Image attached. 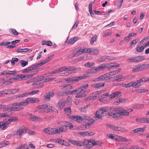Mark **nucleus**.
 <instances>
[{"label":"nucleus","mask_w":149,"mask_h":149,"mask_svg":"<svg viewBox=\"0 0 149 149\" xmlns=\"http://www.w3.org/2000/svg\"><path fill=\"white\" fill-rule=\"evenodd\" d=\"M28 94V92H26L23 94H20L17 96V97L22 98L29 95Z\"/></svg>","instance_id":"nucleus-45"},{"label":"nucleus","mask_w":149,"mask_h":149,"mask_svg":"<svg viewBox=\"0 0 149 149\" xmlns=\"http://www.w3.org/2000/svg\"><path fill=\"white\" fill-rule=\"evenodd\" d=\"M111 68H117L119 67V64L116 63H111Z\"/></svg>","instance_id":"nucleus-54"},{"label":"nucleus","mask_w":149,"mask_h":149,"mask_svg":"<svg viewBox=\"0 0 149 149\" xmlns=\"http://www.w3.org/2000/svg\"><path fill=\"white\" fill-rule=\"evenodd\" d=\"M121 93L119 91H117L112 93L110 95V98L112 99L114 98L119 97V95Z\"/></svg>","instance_id":"nucleus-24"},{"label":"nucleus","mask_w":149,"mask_h":149,"mask_svg":"<svg viewBox=\"0 0 149 149\" xmlns=\"http://www.w3.org/2000/svg\"><path fill=\"white\" fill-rule=\"evenodd\" d=\"M108 136L113 140H116L118 139L116 138V136L114 134H107Z\"/></svg>","instance_id":"nucleus-38"},{"label":"nucleus","mask_w":149,"mask_h":149,"mask_svg":"<svg viewBox=\"0 0 149 149\" xmlns=\"http://www.w3.org/2000/svg\"><path fill=\"white\" fill-rule=\"evenodd\" d=\"M53 55H51L48 56L45 60L43 61L44 63L45 64L47 63L49 61H50L52 58Z\"/></svg>","instance_id":"nucleus-51"},{"label":"nucleus","mask_w":149,"mask_h":149,"mask_svg":"<svg viewBox=\"0 0 149 149\" xmlns=\"http://www.w3.org/2000/svg\"><path fill=\"white\" fill-rule=\"evenodd\" d=\"M102 93V91H97L93 93L94 95L90 96L88 97V99L89 100H94L97 97L99 96L100 93Z\"/></svg>","instance_id":"nucleus-18"},{"label":"nucleus","mask_w":149,"mask_h":149,"mask_svg":"<svg viewBox=\"0 0 149 149\" xmlns=\"http://www.w3.org/2000/svg\"><path fill=\"white\" fill-rule=\"evenodd\" d=\"M96 72L95 67L92 68L88 70V72L89 74H93Z\"/></svg>","instance_id":"nucleus-55"},{"label":"nucleus","mask_w":149,"mask_h":149,"mask_svg":"<svg viewBox=\"0 0 149 149\" xmlns=\"http://www.w3.org/2000/svg\"><path fill=\"white\" fill-rule=\"evenodd\" d=\"M19 91V89L18 88L13 89L10 90V94L15 93Z\"/></svg>","instance_id":"nucleus-52"},{"label":"nucleus","mask_w":149,"mask_h":149,"mask_svg":"<svg viewBox=\"0 0 149 149\" xmlns=\"http://www.w3.org/2000/svg\"><path fill=\"white\" fill-rule=\"evenodd\" d=\"M117 131H119L122 132H125L127 131V130L123 127H117Z\"/></svg>","instance_id":"nucleus-56"},{"label":"nucleus","mask_w":149,"mask_h":149,"mask_svg":"<svg viewBox=\"0 0 149 149\" xmlns=\"http://www.w3.org/2000/svg\"><path fill=\"white\" fill-rule=\"evenodd\" d=\"M45 64V63H44L43 61H42L39 63L36 64V65H32L35 66V69H36V68L40 67Z\"/></svg>","instance_id":"nucleus-48"},{"label":"nucleus","mask_w":149,"mask_h":149,"mask_svg":"<svg viewBox=\"0 0 149 149\" xmlns=\"http://www.w3.org/2000/svg\"><path fill=\"white\" fill-rule=\"evenodd\" d=\"M65 101L63 99L60 100L57 104V106L60 109H61L65 106Z\"/></svg>","instance_id":"nucleus-21"},{"label":"nucleus","mask_w":149,"mask_h":149,"mask_svg":"<svg viewBox=\"0 0 149 149\" xmlns=\"http://www.w3.org/2000/svg\"><path fill=\"white\" fill-rule=\"evenodd\" d=\"M91 86L95 88H100L102 87V83H95L92 84Z\"/></svg>","instance_id":"nucleus-28"},{"label":"nucleus","mask_w":149,"mask_h":149,"mask_svg":"<svg viewBox=\"0 0 149 149\" xmlns=\"http://www.w3.org/2000/svg\"><path fill=\"white\" fill-rule=\"evenodd\" d=\"M128 84V88H130L131 87H133L135 88H138L140 86H139L137 85V84L136 83V82L133 81H131Z\"/></svg>","instance_id":"nucleus-27"},{"label":"nucleus","mask_w":149,"mask_h":149,"mask_svg":"<svg viewBox=\"0 0 149 149\" xmlns=\"http://www.w3.org/2000/svg\"><path fill=\"white\" fill-rule=\"evenodd\" d=\"M9 31L10 33L14 35L17 36L19 34V33L14 29H10L9 30Z\"/></svg>","instance_id":"nucleus-35"},{"label":"nucleus","mask_w":149,"mask_h":149,"mask_svg":"<svg viewBox=\"0 0 149 149\" xmlns=\"http://www.w3.org/2000/svg\"><path fill=\"white\" fill-rule=\"evenodd\" d=\"M102 109H100L98 111H97L96 112L95 117H94L93 118H95L97 119H101L102 118Z\"/></svg>","instance_id":"nucleus-19"},{"label":"nucleus","mask_w":149,"mask_h":149,"mask_svg":"<svg viewBox=\"0 0 149 149\" xmlns=\"http://www.w3.org/2000/svg\"><path fill=\"white\" fill-rule=\"evenodd\" d=\"M144 70L143 64L138 65L136 67L133 69L132 70L133 72H135Z\"/></svg>","instance_id":"nucleus-15"},{"label":"nucleus","mask_w":149,"mask_h":149,"mask_svg":"<svg viewBox=\"0 0 149 149\" xmlns=\"http://www.w3.org/2000/svg\"><path fill=\"white\" fill-rule=\"evenodd\" d=\"M70 67H66L65 66H63L61 68H58L59 70L60 71V72H62L63 71H66V70H68L69 69Z\"/></svg>","instance_id":"nucleus-40"},{"label":"nucleus","mask_w":149,"mask_h":149,"mask_svg":"<svg viewBox=\"0 0 149 149\" xmlns=\"http://www.w3.org/2000/svg\"><path fill=\"white\" fill-rule=\"evenodd\" d=\"M27 105L29 103L37 102L38 100L37 98L35 97H29L26 98L25 100Z\"/></svg>","instance_id":"nucleus-17"},{"label":"nucleus","mask_w":149,"mask_h":149,"mask_svg":"<svg viewBox=\"0 0 149 149\" xmlns=\"http://www.w3.org/2000/svg\"><path fill=\"white\" fill-rule=\"evenodd\" d=\"M21 65L22 67H24L28 64V62L24 60H22L20 61Z\"/></svg>","instance_id":"nucleus-47"},{"label":"nucleus","mask_w":149,"mask_h":149,"mask_svg":"<svg viewBox=\"0 0 149 149\" xmlns=\"http://www.w3.org/2000/svg\"><path fill=\"white\" fill-rule=\"evenodd\" d=\"M78 39V37L76 36L70 39L69 40L67 39L65 42L68 45H71L75 42Z\"/></svg>","instance_id":"nucleus-12"},{"label":"nucleus","mask_w":149,"mask_h":149,"mask_svg":"<svg viewBox=\"0 0 149 149\" xmlns=\"http://www.w3.org/2000/svg\"><path fill=\"white\" fill-rule=\"evenodd\" d=\"M55 79V77H49L45 79H44V82L51 81Z\"/></svg>","instance_id":"nucleus-53"},{"label":"nucleus","mask_w":149,"mask_h":149,"mask_svg":"<svg viewBox=\"0 0 149 149\" xmlns=\"http://www.w3.org/2000/svg\"><path fill=\"white\" fill-rule=\"evenodd\" d=\"M134 107L135 109H139L143 108V105L141 104H137L135 105Z\"/></svg>","instance_id":"nucleus-44"},{"label":"nucleus","mask_w":149,"mask_h":149,"mask_svg":"<svg viewBox=\"0 0 149 149\" xmlns=\"http://www.w3.org/2000/svg\"><path fill=\"white\" fill-rule=\"evenodd\" d=\"M0 92H1L2 93V95L3 94H10V90H5L4 91H1Z\"/></svg>","instance_id":"nucleus-59"},{"label":"nucleus","mask_w":149,"mask_h":149,"mask_svg":"<svg viewBox=\"0 0 149 149\" xmlns=\"http://www.w3.org/2000/svg\"><path fill=\"white\" fill-rule=\"evenodd\" d=\"M3 105L4 106V107H3V111H13V107H12L11 106H6L5 104H3Z\"/></svg>","instance_id":"nucleus-29"},{"label":"nucleus","mask_w":149,"mask_h":149,"mask_svg":"<svg viewBox=\"0 0 149 149\" xmlns=\"http://www.w3.org/2000/svg\"><path fill=\"white\" fill-rule=\"evenodd\" d=\"M76 143V146H84V141L83 142H81L77 141Z\"/></svg>","instance_id":"nucleus-62"},{"label":"nucleus","mask_w":149,"mask_h":149,"mask_svg":"<svg viewBox=\"0 0 149 149\" xmlns=\"http://www.w3.org/2000/svg\"><path fill=\"white\" fill-rule=\"evenodd\" d=\"M9 143V141H3L1 142L0 143V148L5 146L8 145Z\"/></svg>","instance_id":"nucleus-31"},{"label":"nucleus","mask_w":149,"mask_h":149,"mask_svg":"<svg viewBox=\"0 0 149 149\" xmlns=\"http://www.w3.org/2000/svg\"><path fill=\"white\" fill-rule=\"evenodd\" d=\"M145 130V128L139 127L132 131L130 133L131 134H133L134 133H137L139 132H143Z\"/></svg>","instance_id":"nucleus-25"},{"label":"nucleus","mask_w":149,"mask_h":149,"mask_svg":"<svg viewBox=\"0 0 149 149\" xmlns=\"http://www.w3.org/2000/svg\"><path fill=\"white\" fill-rule=\"evenodd\" d=\"M117 113H114L113 112H108V111H107L105 109H103V115H105L108 116H111L113 118H117L118 117V116L117 115Z\"/></svg>","instance_id":"nucleus-8"},{"label":"nucleus","mask_w":149,"mask_h":149,"mask_svg":"<svg viewBox=\"0 0 149 149\" xmlns=\"http://www.w3.org/2000/svg\"><path fill=\"white\" fill-rule=\"evenodd\" d=\"M60 72L58 68L54 70V71L49 73V74L50 76H51L52 75V74H55L56 73H58Z\"/></svg>","instance_id":"nucleus-58"},{"label":"nucleus","mask_w":149,"mask_h":149,"mask_svg":"<svg viewBox=\"0 0 149 149\" xmlns=\"http://www.w3.org/2000/svg\"><path fill=\"white\" fill-rule=\"evenodd\" d=\"M47 109H49L51 110L54 111V107L51 104H47Z\"/></svg>","instance_id":"nucleus-63"},{"label":"nucleus","mask_w":149,"mask_h":149,"mask_svg":"<svg viewBox=\"0 0 149 149\" xmlns=\"http://www.w3.org/2000/svg\"><path fill=\"white\" fill-rule=\"evenodd\" d=\"M87 76H86L85 74H84L82 76H80L79 77L76 76L71 77L70 81H71V82H77L80 80L86 78Z\"/></svg>","instance_id":"nucleus-7"},{"label":"nucleus","mask_w":149,"mask_h":149,"mask_svg":"<svg viewBox=\"0 0 149 149\" xmlns=\"http://www.w3.org/2000/svg\"><path fill=\"white\" fill-rule=\"evenodd\" d=\"M43 131L45 133L49 134H56L55 128H54L48 127L44 129Z\"/></svg>","instance_id":"nucleus-9"},{"label":"nucleus","mask_w":149,"mask_h":149,"mask_svg":"<svg viewBox=\"0 0 149 149\" xmlns=\"http://www.w3.org/2000/svg\"><path fill=\"white\" fill-rule=\"evenodd\" d=\"M114 111L118 113V115L128 116L129 115V113L133 111V109H126L120 107L116 108L114 109Z\"/></svg>","instance_id":"nucleus-1"},{"label":"nucleus","mask_w":149,"mask_h":149,"mask_svg":"<svg viewBox=\"0 0 149 149\" xmlns=\"http://www.w3.org/2000/svg\"><path fill=\"white\" fill-rule=\"evenodd\" d=\"M64 112L67 115H70L71 114V110L70 107L66 108L64 109Z\"/></svg>","instance_id":"nucleus-32"},{"label":"nucleus","mask_w":149,"mask_h":149,"mask_svg":"<svg viewBox=\"0 0 149 149\" xmlns=\"http://www.w3.org/2000/svg\"><path fill=\"white\" fill-rule=\"evenodd\" d=\"M8 127L7 125L5 124L3 122H0V127L3 130H4L7 128Z\"/></svg>","instance_id":"nucleus-39"},{"label":"nucleus","mask_w":149,"mask_h":149,"mask_svg":"<svg viewBox=\"0 0 149 149\" xmlns=\"http://www.w3.org/2000/svg\"><path fill=\"white\" fill-rule=\"evenodd\" d=\"M114 75H115V74L114 73V72H113V71H112L111 72H109V73L108 74H106L103 75V81L104 80H107V79H106V77H109V76L108 75H109V76H113Z\"/></svg>","instance_id":"nucleus-33"},{"label":"nucleus","mask_w":149,"mask_h":149,"mask_svg":"<svg viewBox=\"0 0 149 149\" xmlns=\"http://www.w3.org/2000/svg\"><path fill=\"white\" fill-rule=\"evenodd\" d=\"M123 2V0H120V1H117L118 6L117 7L118 8L120 9V8L122 5Z\"/></svg>","instance_id":"nucleus-57"},{"label":"nucleus","mask_w":149,"mask_h":149,"mask_svg":"<svg viewBox=\"0 0 149 149\" xmlns=\"http://www.w3.org/2000/svg\"><path fill=\"white\" fill-rule=\"evenodd\" d=\"M107 126L110 128L112 130L117 131V127L115 126L111 125L110 124H107L106 125Z\"/></svg>","instance_id":"nucleus-37"},{"label":"nucleus","mask_w":149,"mask_h":149,"mask_svg":"<svg viewBox=\"0 0 149 149\" xmlns=\"http://www.w3.org/2000/svg\"><path fill=\"white\" fill-rule=\"evenodd\" d=\"M86 53H88L91 55H97L99 54V51L98 50L95 49L86 48Z\"/></svg>","instance_id":"nucleus-10"},{"label":"nucleus","mask_w":149,"mask_h":149,"mask_svg":"<svg viewBox=\"0 0 149 149\" xmlns=\"http://www.w3.org/2000/svg\"><path fill=\"white\" fill-rule=\"evenodd\" d=\"M3 123L7 125V127H8L9 124L11 122V120L10 119V118L9 117L8 118L6 119L5 120H3Z\"/></svg>","instance_id":"nucleus-36"},{"label":"nucleus","mask_w":149,"mask_h":149,"mask_svg":"<svg viewBox=\"0 0 149 149\" xmlns=\"http://www.w3.org/2000/svg\"><path fill=\"white\" fill-rule=\"evenodd\" d=\"M54 141L56 143H58L62 145L64 143V140L61 139H57L54 140Z\"/></svg>","instance_id":"nucleus-50"},{"label":"nucleus","mask_w":149,"mask_h":149,"mask_svg":"<svg viewBox=\"0 0 149 149\" xmlns=\"http://www.w3.org/2000/svg\"><path fill=\"white\" fill-rule=\"evenodd\" d=\"M74 52H76L72 56V57L78 56L83 53H86V48L82 49L81 47H79L73 50Z\"/></svg>","instance_id":"nucleus-5"},{"label":"nucleus","mask_w":149,"mask_h":149,"mask_svg":"<svg viewBox=\"0 0 149 149\" xmlns=\"http://www.w3.org/2000/svg\"><path fill=\"white\" fill-rule=\"evenodd\" d=\"M67 126L65 125H62L60 127H58L55 128L56 134H59L65 132L67 130Z\"/></svg>","instance_id":"nucleus-6"},{"label":"nucleus","mask_w":149,"mask_h":149,"mask_svg":"<svg viewBox=\"0 0 149 149\" xmlns=\"http://www.w3.org/2000/svg\"><path fill=\"white\" fill-rule=\"evenodd\" d=\"M145 59V57L143 56H135L130 58L127 59V61L130 63L139 62Z\"/></svg>","instance_id":"nucleus-4"},{"label":"nucleus","mask_w":149,"mask_h":149,"mask_svg":"<svg viewBox=\"0 0 149 149\" xmlns=\"http://www.w3.org/2000/svg\"><path fill=\"white\" fill-rule=\"evenodd\" d=\"M84 145H85L87 148H92L94 146L97 145L98 144V142L97 141L90 139H85L84 141Z\"/></svg>","instance_id":"nucleus-3"},{"label":"nucleus","mask_w":149,"mask_h":149,"mask_svg":"<svg viewBox=\"0 0 149 149\" xmlns=\"http://www.w3.org/2000/svg\"><path fill=\"white\" fill-rule=\"evenodd\" d=\"M35 66L32 65L30 67H29L27 68L24 69L22 71V72L23 73H29L32 70L35 69Z\"/></svg>","instance_id":"nucleus-22"},{"label":"nucleus","mask_w":149,"mask_h":149,"mask_svg":"<svg viewBox=\"0 0 149 149\" xmlns=\"http://www.w3.org/2000/svg\"><path fill=\"white\" fill-rule=\"evenodd\" d=\"M111 63L103 64V68H111Z\"/></svg>","instance_id":"nucleus-64"},{"label":"nucleus","mask_w":149,"mask_h":149,"mask_svg":"<svg viewBox=\"0 0 149 149\" xmlns=\"http://www.w3.org/2000/svg\"><path fill=\"white\" fill-rule=\"evenodd\" d=\"M54 95V93L52 91L46 93L44 96L45 99L47 101L50 100V98L52 97Z\"/></svg>","instance_id":"nucleus-14"},{"label":"nucleus","mask_w":149,"mask_h":149,"mask_svg":"<svg viewBox=\"0 0 149 149\" xmlns=\"http://www.w3.org/2000/svg\"><path fill=\"white\" fill-rule=\"evenodd\" d=\"M31 119L33 121H39L41 120L40 118L39 117H37L36 116H34L32 117L31 118Z\"/></svg>","instance_id":"nucleus-49"},{"label":"nucleus","mask_w":149,"mask_h":149,"mask_svg":"<svg viewBox=\"0 0 149 149\" xmlns=\"http://www.w3.org/2000/svg\"><path fill=\"white\" fill-rule=\"evenodd\" d=\"M47 104H44L42 105L38 106V108L40 109V111H42L43 112H48V111L47 109Z\"/></svg>","instance_id":"nucleus-20"},{"label":"nucleus","mask_w":149,"mask_h":149,"mask_svg":"<svg viewBox=\"0 0 149 149\" xmlns=\"http://www.w3.org/2000/svg\"><path fill=\"white\" fill-rule=\"evenodd\" d=\"M118 141H119L121 142H127L128 140L126 138L122 137V136H119L118 138Z\"/></svg>","instance_id":"nucleus-43"},{"label":"nucleus","mask_w":149,"mask_h":149,"mask_svg":"<svg viewBox=\"0 0 149 149\" xmlns=\"http://www.w3.org/2000/svg\"><path fill=\"white\" fill-rule=\"evenodd\" d=\"M97 39V36H94L91 39L90 43L91 45H93L94 42H95Z\"/></svg>","instance_id":"nucleus-46"},{"label":"nucleus","mask_w":149,"mask_h":149,"mask_svg":"<svg viewBox=\"0 0 149 149\" xmlns=\"http://www.w3.org/2000/svg\"><path fill=\"white\" fill-rule=\"evenodd\" d=\"M97 120V119H96L95 118H93L91 119H90L89 122L86 123V125H84V126L86 128H87V127L92 125Z\"/></svg>","instance_id":"nucleus-23"},{"label":"nucleus","mask_w":149,"mask_h":149,"mask_svg":"<svg viewBox=\"0 0 149 149\" xmlns=\"http://www.w3.org/2000/svg\"><path fill=\"white\" fill-rule=\"evenodd\" d=\"M19 103V107H22V106H26L27 105V103L26 102V101L24 102H21Z\"/></svg>","instance_id":"nucleus-61"},{"label":"nucleus","mask_w":149,"mask_h":149,"mask_svg":"<svg viewBox=\"0 0 149 149\" xmlns=\"http://www.w3.org/2000/svg\"><path fill=\"white\" fill-rule=\"evenodd\" d=\"M114 80L117 81H120L122 80L123 78V75H119L115 77Z\"/></svg>","instance_id":"nucleus-42"},{"label":"nucleus","mask_w":149,"mask_h":149,"mask_svg":"<svg viewBox=\"0 0 149 149\" xmlns=\"http://www.w3.org/2000/svg\"><path fill=\"white\" fill-rule=\"evenodd\" d=\"M144 48V47L143 46L139 47V45H137L136 47V50L137 52H141L143 51Z\"/></svg>","instance_id":"nucleus-34"},{"label":"nucleus","mask_w":149,"mask_h":149,"mask_svg":"<svg viewBox=\"0 0 149 149\" xmlns=\"http://www.w3.org/2000/svg\"><path fill=\"white\" fill-rule=\"evenodd\" d=\"M88 87V84H85L82 85L79 88V90L81 89V91H83L84 90L86 89Z\"/></svg>","instance_id":"nucleus-41"},{"label":"nucleus","mask_w":149,"mask_h":149,"mask_svg":"<svg viewBox=\"0 0 149 149\" xmlns=\"http://www.w3.org/2000/svg\"><path fill=\"white\" fill-rule=\"evenodd\" d=\"M25 130V128L19 129L14 132L13 135L16 136L17 137V136L20 137Z\"/></svg>","instance_id":"nucleus-13"},{"label":"nucleus","mask_w":149,"mask_h":149,"mask_svg":"<svg viewBox=\"0 0 149 149\" xmlns=\"http://www.w3.org/2000/svg\"><path fill=\"white\" fill-rule=\"evenodd\" d=\"M37 85H39L38 86L39 88L42 87L43 86V83H44V79H42L36 81Z\"/></svg>","instance_id":"nucleus-30"},{"label":"nucleus","mask_w":149,"mask_h":149,"mask_svg":"<svg viewBox=\"0 0 149 149\" xmlns=\"http://www.w3.org/2000/svg\"><path fill=\"white\" fill-rule=\"evenodd\" d=\"M136 122H140L142 123H149V118L144 117H140L136 118Z\"/></svg>","instance_id":"nucleus-16"},{"label":"nucleus","mask_w":149,"mask_h":149,"mask_svg":"<svg viewBox=\"0 0 149 149\" xmlns=\"http://www.w3.org/2000/svg\"><path fill=\"white\" fill-rule=\"evenodd\" d=\"M69 118L74 121L79 123L83 121L82 117L80 116L73 115L70 116Z\"/></svg>","instance_id":"nucleus-11"},{"label":"nucleus","mask_w":149,"mask_h":149,"mask_svg":"<svg viewBox=\"0 0 149 149\" xmlns=\"http://www.w3.org/2000/svg\"><path fill=\"white\" fill-rule=\"evenodd\" d=\"M106 59H108L110 60H112L113 59V57L109 56H103V61H104Z\"/></svg>","instance_id":"nucleus-60"},{"label":"nucleus","mask_w":149,"mask_h":149,"mask_svg":"<svg viewBox=\"0 0 149 149\" xmlns=\"http://www.w3.org/2000/svg\"><path fill=\"white\" fill-rule=\"evenodd\" d=\"M68 70L65 71L64 72H62L60 74V76H65L71 74L73 72H76L77 71H79L81 70L80 68H75L74 67H70Z\"/></svg>","instance_id":"nucleus-2"},{"label":"nucleus","mask_w":149,"mask_h":149,"mask_svg":"<svg viewBox=\"0 0 149 149\" xmlns=\"http://www.w3.org/2000/svg\"><path fill=\"white\" fill-rule=\"evenodd\" d=\"M75 96L76 98L83 97L85 96V95L83 91H81V89L79 90V91Z\"/></svg>","instance_id":"nucleus-26"}]
</instances>
